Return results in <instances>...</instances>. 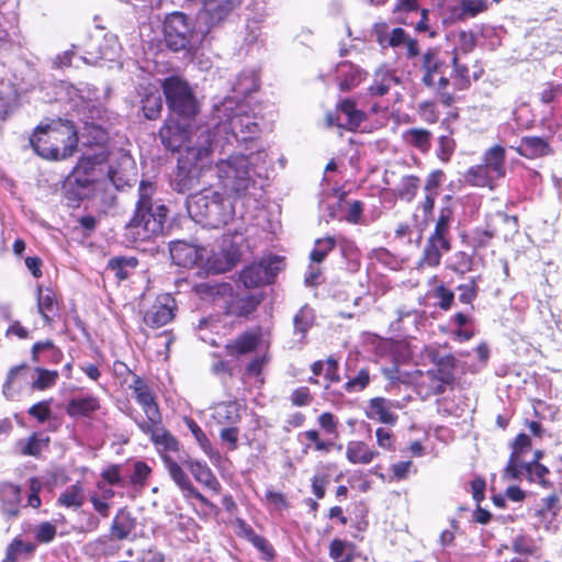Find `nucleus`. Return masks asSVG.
Returning a JSON list of instances; mask_svg holds the SVG:
<instances>
[{"mask_svg": "<svg viewBox=\"0 0 562 562\" xmlns=\"http://www.w3.org/2000/svg\"><path fill=\"white\" fill-rule=\"evenodd\" d=\"M61 304V295L55 289L37 285L36 306L45 325L52 326L59 318Z\"/></svg>", "mask_w": 562, "mask_h": 562, "instance_id": "obj_15", "label": "nucleus"}, {"mask_svg": "<svg viewBox=\"0 0 562 562\" xmlns=\"http://www.w3.org/2000/svg\"><path fill=\"white\" fill-rule=\"evenodd\" d=\"M187 210L196 223L211 228L225 226L235 214L232 202L227 201L221 192L212 189H203L190 195Z\"/></svg>", "mask_w": 562, "mask_h": 562, "instance_id": "obj_4", "label": "nucleus"}, {"mask_svg": "<svg viewBox=\"0 0 562 562\" xmlns=\"http://www.w3.org/2000/svg\"><path fill=\"white\" fill-rule=\"evenodd\" d=\"M531 439L525 432L518 434L510 443V454L503 470V479H517L522 454L531 448Z\"/></svg>", "mask_w": 562, "mask_h": 562, "instance_id": "obj_21", "label": "nucleus"}, {"mask_svg": "<svg viewBox=\"0 0 562 562\" xmlns=\"http://www.w3.org/2000/svg\"><path fill=\"white\" fill-rule=\"evenodd\" d=\"M183 422L205 456L212 462L218 461L221 459V453L213 447L211 440L200 425L190 416H184Z\"/></svg>", "mask_w": 562, "mask_h": 562, "instance_id": "obj_40", "label": "nucleus"}, {"mask_svg": "<svg viewBox=\"0 0 562 562\" xmlns=\"http://www.w3.org/2000/svg\"><path fill=\"white\" fill-rule=\"evenodd\" d=\"M396 83H398L397 78L390 70L381 68L374 72L373 82L368 91L372 97H383Z\"/></svg>", "mask_w": 562, "mask_h": 562, "instance_id": "obj_46", "label": "nucleus"}, {"mask_svg": "<svg viewBox=\"0 0 562 562\" xmlns=\"http://www.w3.org/2000/svg\"><path fill=\"white\" fill-rule=\"evenodd\" d=\"M57 504L66 508H80L85 504L83 486L76 482L67 486L58 496Z\"/></svg>", "mask_w": 562, "mask_h": 562, "instance_id": "obj_48", "label": "nucleus"}, {"mask_svg": "<svg viewBox=\"0 0 562 562\" xmlns=\"http://www.w3.org/2000/svg\"><path fill=\"white\" fill-rule=\"evenodd\" d=\"M49 443L48 437H43L38 432H33L26 440L19 441L20 452L23 456L38 457L44 447Z\"/></svg>", "mask_w": 562, "mask_h": 562, "instance_id": "obj_59", "label": "nucleus"}, {"mask_svg": "<svg viewBox=\"0 0 562 562\" xmlns=\"http://www.w3.org/2000/svg\"><path fill=\"white\" fill-rule=\"evenodd\" d=\"M169 251L176 266L191 269L202 261L204 248L184 240H175L170 243Z\"/></svg>", "mask_w": 562, "mask_h": 562, "instance_id": "obj_18", "label": "nucleus"}, {"mask_svg": "<svg viewBox=\"0 0 562 562\" xmlns=\"http://www.w3.org/2000/svg\"><path fill=\"white\" fill-rule=\"evenodd\" d=\"M336 110L346 115V122L341 123L338 116L327 113L326 123L328 126L342 127L355 132L367 120V114L357 108L356 101L351 98L340 100L336 105Z\"/></svg>", "mask_w": 562, "mask_h": 562, "instance_id": "obj_16", "label": "nucleus"}, {"mask_svg": "<svg viewBox=\"0 0 562 562\" xmlns=\"http://www.w3.org/2000/svg\"><path fill=\"white\" fill-rule=\"evenodd\" d=\"M451 322L457 326V329L453 331L454 339L468 341L473 338L474 330L465 328V325L472 322V317L469 314L457 312L451 317Z\"/></svg>", "mask_w": 562, "mask_h": 562, "instance_id": "obj_63", "label": "nucleus"}, {"mask_svg": "<svg viewBox=\"0 0 562 562\" xmlns=\"http://www.w3.org/2000/svg\"><path fill=\"white\" fill-rule=\"evenodd\" d=\"M142 432L149 436L162 462H165V457H172L171 453H177L180 450L179 440L162 424L149 428L146 427Z\"/></svg>", "mask_w": 562, "mask_h": 562, "instance_id": "obj_20", "label": "nucleus"}, {"mask_svg": "<svg viewBox=\"0 0 562 562\" xmlns=\"http://www.w3.org/2000/svg\"><path fill=\"white\" fill-rule=\"evenodd\" d=\"M481 276L471 277L468 282L460 283L457 286L458 300L461 304L469 305L471 311L474 310V302L479 297Z\"/></svg>", "mask_w": 562, "mask_h": 562, "instance_id": "obj_51", "label": "nucleus"}, {"mask_svg": "<svg viewBox=\"0 0 562 562\" xmlns=\"http://www.w3.org/2000/svg\"><path fill=\"white\" fill-rule=\"evenodd\" d=\"M164 37L168 48L173 52H192L196 33L190 26L188 18L182 12L172 13L165 22Z\"/></svg>", "mask_w": 562, "mask_h": 562, "instance_id": "obj_9", "label": "nucleus"}, {"mask_svg": "<svg viewBox=\"0 0 562 562\" xmlns=\"http://www.w3.org/2000/svg\"><path fill=\"white\" fill-rule=\"evenodd\" d=\"M501 179L482 164L471 166L464 173V181L471 187L495 189Z\"/></svg>", "mask_w": 562, "mask_h": 562, "instance_id": "obj_37", "label": "nucleus"}, {"mask_svg": "<svg viewBox=\"0 0 562 562\" xmlns=\"http://www.w3.org/2000/svg\"><path fill=\"white\" fill-rule=\"evenodd\" d=\"M225 304L223 306V314L228 317L249 318L259 307L263 297L260 294L235 293L232 286V294L223 299Z\"/></svg>", "mask_w": 562, "mask_h": 562, "instance_id": "obj_14", "label": "nucleus"}, {"mask_svg": "<svg viewBox=\"0 0 562 562\" xmlns=\"http://www.w3.org/2000/svg\"><path fill=\"white\" fill-rule=\"evenodd\" d=\"M165 468L175 484L180 488L184 498H194L201 505L207 507L212 512H217V506L205 497L192 483L189 475L183 470L182 464L177 462L172 457H165Z\"/></svg>", "mask_w": 562, "mask_h": 562, "instance_id": "obj_12", "label": "nucleus"}, {"mask_svg": "<svg viewBox=\"0 0 562 562\" xmlns=\"http://www.w3.org/2000/svg\"><path fill=\"white\" fill-rule=\"evenodd\" d=\"M175 317L172 307L168 304H154L144 315V323L151 328L167 325Z\"/></svg>", "mask_w": 562, "mask_h": 562, "instance_id": "obj_42", "label": "nucleus"}, {"mask_svg": "<svg viewBox=\"0 0 562 562\" xmlns=\"http://www.w3.org/2000/svg\"><path fill=\"white\" fill-rule=\"evenodd\" d=\"M370 382L371 375L369 368H361L355 376H348L341 389L345 394L358 393L366 390Z\"/></svg>", "mask_w": 562, "mask_h": 562, "instance_id": "obj_60", "label": "nucleus"}, {"mask_svg": "<svg viewBox=\"0 0 562 562\" xmlns=\"http://www.w3.org/2000/svg\"><path fill=\"white\" fill-rule=\"evenodd\" d=\"M151 473L153 469L145 461H135L132 474L125 479V487H132L138 492L143 491Z\"/></svg>", "mask_w": 562, "mask_h": 562, "instance_id": "obj_47", "label": "nucleus"}, {"mask_svg": "<svg viewBox=\"0 0 562 562\" xmlns=\"http://www.w3.org/2000/svg\"><path fill=\"white\" fill-rule=\"evenodd\" d=\"M31 367L26 363L13 367L7 376L4 382V389H23L29 382V375L31 374Z\"/></svg>", "mask_w": 562, "mask_h": 562, "instance_id": "obj_58", "label": "nucleus"}, {"mask_svg": "<svg viewBox=\"0 0 562 562\" xmlns=\"http://www.w3.org/2000/svg\"><path fill=\"white\" fill-rule=\"evenodd\" d=\"M324 381V393L326 398L334 404L342 403L345 400V392L335 387V384L341 382V376L339 373L338 359L334 355L326 358Z\"/></svg>", "mask_w": 562, "mask_h": 562, "instance_id": "obj_22", "label": "nucleus"}, {"mask_svg": "<svg viewBox=\"0 0 562 562\" xmlns=\"http://www.w3.org/2000/svg\"><path fill=\"white\" fill-rule=\"evenodd\" d=\"M314 323V310L308 304H304L293 317L294 333L300 334L301 338L305 339Z\"/></svg>", "mask_w": 562, "mask_h": 562, "instance_id": "obj_54", "label": "nucleus"}, {"mask_svg": "<svg viewBox=\"0 0 562 562\" xmlns=\"http://www.w3.org/2000/svg\"><path fill=\"white\" fill-rule=\"evenodd\" d=\"M215 418L218 424L234 426L241 419L240 406L236 401L220 403L216 406Z\"/></svg>", "mask_w": 562, "mask_h": 562, "instance_id": "obj_50", "label": "nucleus"}, {"mask_svg": "<svg viewBox=\"0 0 562 562\" xmlns=\"http://www.w3.org/2000/svg\"><path fill=\"white\" fill-rule=\"evenodd\" d=\"M191 123L168 115L158 130V136L164 148L171 153L180 151L184 146L187 148L191 139Z\"/></svg>", "mask_w": 562, "mask_h": 562, "instance_id": "obj_11", "label": "nucleus"}, {"mask_svg": "<svg viewBox=\"0 0 562 562\" xmlns=\"http://www.w3.org/2000/svg\"><path fill=\"white\" fill-rule=\"evenodd\" d=\"M138 405L142 407L145 414L144 419L135 418V424L140 431L146 429V427L149 428L154 427L155 425H161L162 415L159 408L157 396L150 397L145 402H140Z\"/></svg>", "mask_w": 562, "mask_h": 562, "instance_id": "obj_43", "label": "nucleus"}, {"mask_svg": "<svg viewBox=\"0 0 562 562\" xmlns=\"http://www.w3.org/2000/svg\"><path fill=\"white\" fill-rule=\"evenodd\" d=\"M156 191L154 182L140 180L133 215L125 225L126 234L134 241H145L164 233L169 209L160 200L154 199Z\"/></svg>", "mask_w": 562, "mask_h": 562, "instance_id": "obj_1", "label": "nucleus"}, {"mask_svg": "<svg viewBox=\"0 0 562 562\" xmlns=\"http://www.w3.org/2000/svg\"><path fill=\"white\" fill-rule=\"evenodd\" d=\"M119 366L123 367L125 372L132 375V384H130V389L132 390L137 404L156 396L155 391L149 386L145 379L133 372L125 363H119Z\"/></svg>", "mask_w": 562, "mask_h": 562, "instance_id": "obj_49", "label": "nucleus"}, {"mask_svg": "<svg viewBox=\"0 0 562 562\" xmlns=\"http://www.w3.org/2000/svg\"><path fill=\"white\" fill-rule=\"evenodd\" d=\"M488 9L486 0H460L459 8L457 9V18L464 20L467 18H474L477 14L485 12Z\"/></svg>", "mask_w": 562, "mask_h": 562, "instance_id": "obj_62", "label": "nucleus"}, {"mask_svg": "<svg viewBox=\"0 0 562 562\" xmlns=\"http://www.w3.org/2000/svg\"><path fill=\"white\" fill-rule=\"evenodd\" d=\"M403 142L418 150L423 155H427L431 149L432 133L425 127H411L403 132Z\"/></svg>", "mask_w": 562, "mask_h": 562, "instance_id": "obj_34", "label": "nucleus"}, {"mask_svg": "<svg viewBox=\"0 0 562 562\" xmlns=\"http://www.w3.org/2000/svg\"><path fill=\"white\" fill-rule=\"evenodd\" d=\"M336 247V239L333 236H326L325 238H318L315 240V246L310 254V259L313 262H323L328 254Z\"/></svg>", "mask_w": 562, "mask_h": 562, "instance_id": "obj_64", "label": "nucleus"}, {"mask_svg": "<svg viewBox=\"0 0 562 562\" xmlns=\"http://www.w3.org/2000/svg\"><path fill=\"white\" fill-rule=\"evenodd\" d=\"M499 234L496 231L476 227L469 235H462V241L471 247L473 255H477L481 250L487 248L492 244V239Z\"/></svg>", "mask_w": 562, "mask_h": 562, "instance_id": "obj_41", "label": "nucleus"}, {"mask_svg": "<svg viewBox=\"0 0 562 562\" xmlns=\"http://www.w3.org/2000/svg\"><path fill=\"white\" fill-rule=\"evenodd\" d=\"M457 149V142L453 138V131L449 128L447 134L437 138L436 157L442 164L450 162Z\"/></svg>", "mask_w": 562, "mask_h": 562, "instance_id": "obj_55", "label": "nucleus"}, {"mask_svg": "<svg viewBox=\"0 0 562 562\" xmlns=\"http://www.w3.org/2000/svg\"><path fill=\"white\" fill-rule=\"evenodd\" d=\"M101 407L100 397L93 394H85L68 400L65 412L68 417L75 420L83 418L92 419Z\"/></svg>", "mask_w": 562, "mask_h": 562, "instance_id": "obj_19", "label": "nucleus"}, {"mask_svg": "<svg viewBox=\"0 0 562 562\" xmlns=\"http://www.w3.org/2000/svg\"><path fill=\"white\" fill-rule=\"evenodd\" d=\"M561 510L560 497L551 493L541 499V505L535 512V516L540 522L551 524L554 521Z\"/></svg>", "mask_w": 562, "mask_h": 562, "instance_id": "obj_45", "label": "nucleus"}, {"mask_svg": "<svg viewBox=\"0 0 562 562\" xmlns=\"http://www.w3.org/2000/svg\"><path fill=\"white\" fill-rule=\"evenodd\" d=\"M473 266L474 255L468 254L463 250H458L452 255L447 268L458 276H464L473 270Z\"/></svg>", "mask_w": 562, "mask_h": 562, "instance_id": "obj_57", "label": "nucleus"}, {"mask_svg": "<svg viewBox=\"0 0 562 562\" xmlns=\"http://www.w3.org/2000/svg\"><path fill=\"white\" fill-rule=\"evenodd\" d=\"M36 546L32 542H23L20 538H14L7 547L4 562H18L20 554L32 555Z\"/></svg>", "mask_w": 562, "mask_h": 562, "instance_id": "obj_61", "label": "nucleus"}, {"mask_svg": "<svg viewBox=\"0 0 562 562\" xmlns=\"http://www.w3.org/2000/svg\"><path fill=\"white\" fill-rule=\"evenodd\" d=\"M483 166L499 179L506 176V149L502 145H494L486 149L482 157Z\"/></svg>", "mask_w": 562, "mask_h": 562, "instance_id": "obj_35", "label": "nucleus"}, {"mask_svg": "<svg viewBox=\"0 0 562 562\" xmlns=\"http://www.w3.org/2000/svg\"><path fill=\"white\" fill-rule=\"evenodd\" d=\"M240 4L241 0H204L211 26L224 21Z\"/></svg>", "mask_w": 562, "mask_h": 562, "instance_id": "obj_33", "label": "nucleus"}, {"mask_svg": "<svg viewBox=\"0 0 562 562\" xmlns=\"http://www.w3.org/2000/svg\"><path fill=\"white\" fill-rule=\"evenodd\" d=\"M160 88L167 104L168 115L184 122H193L200 113L201 104L189 81L179 75L164 78Z\"/></svg>", "mask_w": 562, "mask_h": 562, "instance_id": "obj_7", "label": "nucleus"}, {"mask_svg": "<svg viewBox=\"0 0 562 562\" xmlns=\"http://www.w3.org/2000/svg\"><path fill=\"white\" fill-rule=\"evenodd\" d=\"M283 259L273 255L245 267L239 273V280L247 289L272 284L283 268Z\"/></svg>", "mask_w": 562, "mask_h": 562, "instance_id": "obj_10", "label": "nucleus"}, {"mask_svg": "<svg viewBox=\"0 0 562 562\" xmlns=\"http://www.w3.org/2000/svg\"><path fill=\"white\" fill-rule=\"evenodd\" d=\"M447 64L437 48L429 47L420 57V81L426 88H435L437 77L446 72Z\"/></svg>", "mask_w": 562, "mask_h": 562, "instance_id": "obj_17", "label": "nucleus"}, {"mask_svg": "<svg viewBox=\"0 0 562 562\" xmlns=\"http://www.w3.org/2000/svg\"><path fill=\"white\" fill-rule=\"evenodd\" d=\"M218 183L224 192L235 200L245 199L257 181L251 175L249 156L241 153L231 154L215 165Z\"/></svg>", "mask_w": 562, "mask_h": 562, "instance_id": "obj_5", "label": "nucleus"}, {"mask_svg": "<svg viewBox=\"0 0 562 562\" xmlns=\"http://www.w3.org/2000/svg\"><path fill=\"white\" fill-rule=\"evenodd\" d=\"M430 361L434 368L427 371L416 370L413 376L414 390L423 401L442 395L448 390L452 391L457 383L458 360L452 353L440 356L432 352Z\"/></svg>", "mask_w": 562, "mask_h": 562, "instance_id": "obj_3", "label": "nucleus"}, {"mask_svg": "<svg viewBox=\"0 0 562 562\" xmlns=\"http://www.w3.org/2000/svg\"><path fill=\"white\" fill-rule=\"evenodd\" d=\"M380 456L379 451L366 441L351 440L346 447V459L351 464H369Z\"/></svg>", "mask_w": 562, "mask_h": 562, "instance_id": "obj_32", "label": "nucleus"}, {"mask_svg": "<svg viewBox=\"0 0 562 562\" xmlns=\"http://www.w3.org/2000/svg\"><path fill=\"white\" fill-rule=\"evenodd\" d=\"M339 81L338 88L342 92L350 91L357 87L361 81V74L358 69L353 68L351 64L344 63L338 68Z\"/></svg>", "mask_w": 562, "mask_h": 562, "instance_id": "obj_56", "label": "nucleus"}, {"mask_svg": "<svg viewBox=\"0 0 562 562\" xmlns=\"http://www.w3.org/2000/svg\"><path fill=\"white\" fill-rule=\"evenodd\" d=\"M33 150L46 160H65L71 157L78 147V133L68 120H52L40 124L30 137Z\"/></svg>", "mask_w": 562, "mask_h": 562, "instance_id": "obj_2", "label": "nucleus"}, {"mask_svg": "<svg viewBox=\"0 0 562 562\" xmlns=\"http://www.w3.org/2000/svg\"><path fill=\"white\" fill-rule=\"evenodd\" d=\"M212 153V140L209 136L201 145L188 146L178 157L177 168L171 178L173 190L186 193L195 189Z\"/></svg>", "mask_w": 562, "mask_h": 562, "instance_id": "obj_6", "label": "nucleus"}, {"mask_svg": "<svg viewBox=\"0 0 562 562\" xmlns=\"http://www.w3.org/2000/svg\"><path fill=\"white\" fill-rule=\"evenodd\" d=\"M137 526L136 518L127 507H121L116 510L111 525L110 533L119 541L130 539Z\"/></svg>", "mask_w": 562, "mask_h": 562, "instance_id": "obj_29", "label": "nucleus"}, {"mask_svg": "<svg viewBox=\"0 0 562 562\" xmlns=\"http://www.w3.org/2000/svg\"><path fill=\"white\" fill-rule=\"evenodd\" d=\"M117 541V538L109 533L98 537L89 546L99 557L109 558L121 551L122 546Z\"/></svg>", "mask_w": 562, "mask_h": 562, "instance_id": "obj_53", "label": "nucleus"}, {"mask_svg": "<svg viewBox=\"0 0 562 562\" xmlns=\"http://www.w3.org/2000/svg\"><path fill=\"white\" fill-rule=\"evenodd\" d=\"M21 501L22 495L19 485L13 483H2L0 485L1 510L9 519L19 516Z\"/></svg>", "mask_w": 562, "mask_h": 562, "instance_id": "obj_30", "label": "nucleus"}, {"mask_svg": "<svg viewBox=\"0 0 562 562\" xmlns=\"http://www.w3.org/2000/svg\"><path fill=\"white\" fill-rule=\"evenodd\" d=\"M518 467L519 473L518 477L514 479L515 481H520L525 472L526 479L529 483H536L544 490H550L553 487V482L549 480L550 470L544 464H521Z\"/></svg>", "mask_w": 562, "mask_h": 562, "instance_id": "obj_39", "label": "nucleus"}, {"mask_svg": "<svg viewBox=\"0 0 562 562\" xmlns=\"http://www.w3.org/2000/svg\"><path fill=\"white\" fill-rule=\"evenodd\" d=\"M263 339L262 328L256 326L239 333L224 345L226 356L239 359L258 350Z\"/></svg>", "mask_w": 562, "mask_h": 562, "instance_id": "obj_13", "label": "nucleus"}, {"mask_svg": "<svg viewBox=\"0 0 562 562\" xmlns=\"http://www.w3.org/2000/svg\"><path fill=\"white\" fill-rule=\"evenodd\" d=\"M236 535L249 541L258 551L263 553L267 558L272 559L274 557V549L269 543V541L265 537L256 533L255 529L244 519H236Z\"/></svg>", "mask_w": 562, "mask_h": 562, "instance_id": "obj_31", "label": "nucleus"}, {"mask_svg": "<svg viewBox=\"0 0 562 562\" xmlns=\"http://www.w3.org/2000/svg\"><path fill=\"white\" fill-rule=\"evenodd\" d=\"M392 408L393 404L387 398L382 396L372 397L368 402L366 416L369 419L393 426L397 423L398 416L392 412Z\"/></svg>", "mask_w": 562, "mask_h": 562, "instance_id": "obj_28", "label": "nucleus"}, {"mask_svg": "<svg viewBox=\"0 0 562 562\" xmlns=\"http://www.w3.org/2000/svg\"><path fill=\"white\" fill-rule=\"evenodd\" d=\"M183 465L202 486L216 495L222 492V484L206 462L188 458L183 461Z\"/></svg>", "mask_w": 562, "mask_h": 562, "instance_id": "obj_23", "label": "nucleus"}, {"mask_svg": "<svg viewBox=\"0 0 562 562\" xmlns=\"http://www.w3.org/2000/svg\"><path fill=\"white\" fill-rule=\"evenodd\" d=\"M454 211L450 205L439 210L434 231L428 236L418 265L420 267L436 268L440 265L442 254L452 249L451 224Z\"/></svg>", "mask_w": 562, "mask_h": 562, "instance_id": "obj_8", "label": "nucleus"}, {"mask_svg": "<svg viewBox=\"0 0 562 562\" xmlns=\"http://www.w3.org/2000/svg\"><path fill=\"white\" fill-rule=\"evenodd\" d=\"M229 130L238 142L254 139L260 132L256 119L248 113H235L228 121Z\"/></svg>", "mask_w": 562, "mask_h": 562, "instance_id": "obj_24", "label": "nucleus"}, {"mask_svg": "<svg viewBox=\"0 0 562 562\" xmlns=\"http://www.w3.org/2000/svg\"><path fill=\"white\" fill-rule=\"evenodd\" d=\"M515 150L519 156L530 160L551 156L554 153L549 139L541 136L521 137Z\"/></svg>", "mask_w": 562, "mask_h": 562, "instance_id": "obj_26", "label": "nucleus"}, {"mask_svg": "<svg viewBox=\"0 0 562 562\" xmlns=\"http://www.w3.org/2000/svg\"><path fill=\"white\" fill-rule=\"evenodd\" d=\"M138 266L139 260L135 256H115L108 260L106 269L114 273L119 282H122L130 279Z\"/></svg>", "mask_w": 562, "mask_h": 562, "instance_id": "obj_38", "label": "nucleus"}, {"mask_svg": "<svg viewBox=\"0 0 562 562\" xmlns=\"http://www.w3.org/2000/svg\"><path fill=\"white\" fill-rule=\"evenodd\" d=\"M140 112L148 121H157L162 112V98L158 89L151 85L142 87L139 91Z\"/></svg>", "mask_w": 562, "mask_h": 562, "instance_id": "obj_27", "label": "nucleus"}, {"mask_svg": "<svg viewBox=\"0 0 562 562\" xmlns=\"http://www.w3.org/2000/svg\"><path fill=\"white\" fill-rule=\"evenodd\" d=\"M297 438L303 443V456H307L310 452L325 456L337 447L334 439L324 438L321 431L314 428L300 432Z\"/></svg>", "mask_w": 562, "mask_h": 562, "instance_id": "obj_25", "label": "nucleus"}, {"mask_svg": "<svg viewBox=\"0 0 562 562\" xmlns=\"http://www.w3.org/2000/svg\"><path fill=\"white\" fill-rule=\"evenodd\" d=\"M194 292L201 299H210L215 302L232 294V284L226 282H201L194 285Z\"/></svg>", "mask_w": 562, "mask_h": 562, "instance_id": "obj_44", "label": "nucleus"}, {"mask_svg": "<svg viewBox=\"0 0 562 562\" xmlns=\"http://www.w3.org/2000/svg\"><path fill=\"white\" fill-rule=\"evenodd\" d=\"M420 188V178L416 175H407L401 178L395 195L404 202H412Z\"/></svg>", "mask_w": 562, "mask_h": 562, "instance_id": "obj_52", "label": "nucleus"}, {"mask_svg": "<svg viewBox=\"0 0 562 562\" xmlns=\"http://www.w3.org/2000/svg\"><path fill=\"white\" fill-rule=\"evenodd\" d=\"M451 65L453 71L452 77L460 90L469 89L472 85V81H477L484 74V69L479 67L477 70L470 75L468 66L460 63L456 49L452 53Z\"/></svg>", "mask_w": 562, "mask_h": 562, "instance_id": "obj_36", "label": "nucleus"}]
</instances>
